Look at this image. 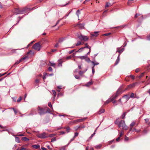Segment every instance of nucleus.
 I'll use <instances>...</instances> for the list:
<instances>
[{"label": "nucleus", "instance_id": "obj_49", "mask_svg": "<svg viewBox=\"0 0 150 150\" xmlns=\"http://www.w3.org/2000/svg\"><path fill=\"white\" fill-rule=\"evenodd\" d=\"M123 133L124 132L123 131H121L120 134V137H121L122 136V135L123 134Z\"/></svg>", "mask_w": 150, "mask_h": 150}, {"label": "nucleus", "instance_id": "obj_42", "mask_svg": "<svg viewBox=\"0 0 150 150\" xmlns=\"http://www.w3.org/2000/svg\"><path fill=\"white\" fill-rule=\"evenodd\" d=\"M71 56H69L68 57H67L66 58V59L67 60H68V59H71Z\"/></svg>", "mask_w": 150, "mask_h": 150}, {"label": "nucleus", "instance_id": "obj_30", "mask_svg": "<svg viewBox=\"0 0 150 150\" xmlns=\"http://www.w3.org/2000/svg\"><path fill=\"white\" fill-rule=\"evenodd\" d=\"M111 99H108V100H107L106 102L105 103H104V105H106L107 104H108V103H109V102H111Z\"/></svg>", "mask_w": 150, "mask_h": 150}, {"label": "nucleus", "instance_id": "obj_29", "mask_svg": "<svg viewBox=\"0 0 150 150\" xmlns=\"http://www.w3.org/2000/svg\"><path fill=\"white\" fill-rule=\"evenodd\" d=\"M135 122H132L131 124L130 125V127H132L134 126V125H135Z\"/></svg>", "mask_w": 150, "mask_h": 150}, {"label": "nucleus", "instance_id": "obj_61", "mask_svg": "<svg viewBox=\"0 0 150 150\" xmlns=\"http://www.w3.org/2000/svg\"><path fill=\"white\" fill-rule=\"evenodd\" d=\"M74 51H75L74 50L71 51L69 52V54H71Z\"/></svg>", "mask_w": 150, "mask_h": 150}, {"label": "nucleus", "instance_id": "obj_62", "mask_svg": "<svg viewBox=\"0 0 150 150\" xmlns=\"http://www.w3.org/2000/svg\"><path fill=\"white\" fill-rule=\"evenodd\" d=\"M54 135V134H50L49 136H48L49 137H52Z\"/></svg>", "mask_w": 150, "mask_h": 150}, {"label": "nucleus", "instance_id": "obj_24", "mask_svg": "<svg viewBox=\"0 0 150 150\" xmlns=\"http://www.w3.org/2000/svg\"><path fill=\"white\" fill-rule=\"evenodd\" d=\"M112 5L110 3H109V2L107 3L106 4L105 6V7H108L111 6Z\"/></svg>", "mask_w": 150, "mask_h": 150}, {"label": "nucleus", "instance_id": "obj_37", "mask_svg": "<svg viewBox=\"0 0 150 150\" xmlns=\"http://www.w3.org/2000/svg\"><path fill=\"white\" fill-rule=\"evenodd\" d=\"M70 130V128L69 127H67L66 128V130L67 132H69V130Z\"/></svg>", "mask_w": 150, "mask_h": 150}, {"label": "nucleus", "instance_id": "obj_57", "mask_svg": "<svg viewBox=\"0 0 150 150\" xmlns=\"http://www.w3.org/2000/svg\"><path fill=\"white\" fill-rule=\"evenodd\" d=\"M75 77L76 79H79L80 78L79 76L76 75L75 76Z\"/></svg>", "mask_w": 150, "mask_h": 150}, {"label": "nucleus", "instance_id": "obj_52", "mask_svg": "<svg viewBox=\"0 0 150 150\" xmlns=\"http://www.w3.org/2000/svg\"><path fill=\"white\" fill-rule=\"evenodd\" d=\"M110 34V33H106V34H104L103 35H104V36H108Z\"/></svg>", "mask_w": 150, "mask_h": 150}, {"label": "nucleus", "instance_id": "obj_8", "mask_svg": "<svg viewBox=\"0 0 150 150\" xmlns=\"http://www.w3.org/2000/svg\"><path fill=\"white\" fill-rule=\"evenodd\" d=\"M28 58V56H25L24 57H23L21 58L19 61L16 62L15 64V65H17L20 62L22 61L23 60L26 59Z\"/></svg>", "mask_w": 150, "mask_h": 150}, {"label": "nucleus", "instance_id": "obj_14", "mask_svg": "<svg viewBox=\"0 0 150 150\" xmlns=\"http://www.w3.org/2000/svg\"><path fill=\"white\" fill-rule=\"evenodd\" d=\"M105 112V110L103 109H100L99 110L98 112V114L100 115L101 113H104Z\"/></svg>", "mask_w": 150, "mask_h": 150}, {"label": "nucleus", "instance_id": "obj_63", "mask_svg": "<svg viewBox=\"0 0 150 150\" xmlns=\"http://www.w3.org/2000/svg\"><path fill=\"white\" fill-rule=\"evenodd\" d=\"M39 82V80L38 79H37L35 80V82L36 83H38Z\"/></svg>", "mask_w": 150, "mask_h": 150}, {"label": "nucleus", "instance_id": "obj_32", "mask_svg": "<svg viewBox=\"0 0 150 150\" xmlns=\"http://www.w3.org/2000/svg\"><path fill=\"white\" fill-rule=\"evenodd\" d=\"M85 59L86 61L87 62H92L90 60V59L86 57V59Z\"/></svg>", "mask_w": 150, "mask_h": 150}, {"label": "nucleus", "instance_id": "obj_26", "mask_svg": "<svg viewBox=\"0 0 150 150\" xmlns=\"http://www.w3.org/2000/svg\"><path fill=\"white\" fill-rule=\"evenodd\" d=\"M84 48H85V46L84 47H81V48H80L78 51H76V52H81L82 51V49H83Z\"/></svg>", "mask_w": 150, "mask_h": 150}, {"label": "nucleus", "instance_id": "obj_64", "mask_svg": "<svg viewBox=\"0 0 150 150\" xmlns=\"http://www.w3.org/2000/svg\"><path fill=\"white\" fill-rule=\"evenodd\" d=\"M147 39L150 40V35L147 36Z\"/></svg>", "mask_w": 150, "mask_h": 150}, {"label": "nucleus", "instance_id": "obj_53", "mask_svg": "<svg viewBox=\"0 0 150 150\" xmlns=\"http://www.w3.org/2000/svg\"><path fill=\"white\" fill-rule=\"evenodd\" d=\"M144 73H143L141 74L139 76V77L141 78L144 76Z\"/></svg>", "mask_w": 150, "mask_h": 150}, {"label": "nucleus", "instance_id": "obj_60", "mask_svg": "<svg viewBox=\"0 0 150 150\" xmlns=\"http://www.w3.org/2000/svg\"><path fill=\"white\" fill-rule=\"evenodd\" d=\"M21 150H27L25 148L21 147Z\"/></svg>", "mask_w": 150, "mask_h": 150}, {"label": "nucleus", "instance_id": "obj_16", "mask_svg": "<svg viewBox=\"0 0 150 150\" xmlns=\"http://www.w3.org/2000/svg\"><path fill=\"white\" fill-rule=\"evenodd\" d=\"M87 70V69H86L84 71H79V73L80 75H82L83 74L85 73Z\"/></svg>", "mask_w": 150, "mask_h": 150}, {"label": "nucleus", "instance_id": "obj_9", "mask_svg": "<svg viewBox=\"0 0 150 150\" xmlns=\"http://www.w3.org/2000/svg\"><path fill=\"white\" fill-rule=\"evenodd\" d=\"M99 32H94L93 33H91V37H96L99 35L98 33Z\"/></svg>", "mask_w": 150, "mask_h": 150}, {"label": "nucleus", "instance_id": "obj_7", "mask_svg": "<svg viewBox=\"0 0 150 150\" xmlns=\"http://www.w3.org/2000/svg\"><path fill=\"white\" fill-rule=\"evenodd\" d=\"M38 110L39 111L38 113L40 115H42L45 113L44 110L40 106L38 107Z\"/></svg>", "mask_w": 150, "mask_h": 150}, {"label": "nucleus", "instance_id": "obj_13", "mask_svg": "<svg viewBox=\"0 0 150 150\" xmlns=\"http://www.w3.org/2000/svg\"><path fill=\"white\" fill-rule=\"evenodd\" d=\"M78 57L79 58H80L82 59H86V57H87V55L83 56H79Z\"/></svg>", "mask_w": 150, "mask_h": 150}, {"label": "nucleus", "instance_id": "obj_38", "mask_svg": "<svg viewBox=\"0 0 150 150\" xmlns=\"http://www.w3.org/2000/svg\"><path fill=\"white\" fill-rule=\"evenodd\" d=\"M56 138L55 137H54L53 138H52L51 140V142H53L54 141H56Z\"/></svg>", "mask_w": 150, "mask_h": 150}, {"label": "nucleus", "instance_id": "obj_35", "mask_svg": "<svg viewBox=\"0 0 150 150\" xmlns=\"http://www.w3.org/2000/svg\"><path fill=\"white\" fill-rule=\"evenodd\" d=\"M81 44H82V43L81 42L79 41H78L77 42V43L76 44V46H78L79 45H80Z\"/></svg>", "mask_w": 150, "mask_h": 150}, {"label": "nucleus", "instance_id": "obj_18", "mask_svg": "<svg viewBox=\"0 0 150 150\" xmlns=\"http://www.w3.org/2000/svg\"><path fill=\"white\" fill-rule=\"evenodd\" d=\"M32 147L34 148L38 149L40 148V146L39 145H33L32 146Z\"/></svg>", "mask_w": 150, "mask_h": 150}, {"label": "nucleus", "instance_id": "obj_54", "mask_svg": "<svg viewBox=\"0 0 150 150\" xmlns=\"http://www.w3.org/2000/svg\"><path fill=\"white\" fill-rule=\"evenodd\" d=\"M65 150V146H64L62 147L60 150Z\"/></svg>", "mask_w": 150, "mask_h": 150}, {"label": "nucleus", "instance_id": "obj_34", "mask_svg": "<svg viewBox=\"0 0 150 150\" xmlns=\"http://www.w3.org/2000/svg\"><path fill=\"white\" fill-rule=\"evenodd\" d=\"M91 62L93 63V65H94V66H95L96 65H98L99 64V63L98 62H96V63H95L94 62L92 61Z\"/></svg>", "mask_w": 150, "mask_h": 150}, {"label": "nucleus", "instance_id": "obj_4", "mask_svg": "<svg viewBox=\"0 0 150 150\" xmlns=\"http://www.w3.org/2000/svg\"><path fill=\"white\" fill-rule=\"evenodd\" d=\"M33 47L35 50L38 51H39L40 49V43L38 42L35 44L33 45Z\"/></svg>", "mask_w": 150, "mask_h": 150}, {"label": "nucleus", "instance_id": "obj_41", "mask_svg": "<svg viewBox=\"0 0 150 150\" xmlns=\"http://www.w3.org/2000/svg\"><path fill=\"white\" fill-rule=\"evenodd\" d=\"M22 99V98L21 96H20L18 98V99L17 100V101L18 102H19L21 101V100Z\"/></svg>", "mask_w": 150, "mask_h": 150}, {"label": "nucleus", "instance_id": "obj_31", "mask_svg": "<svg viewBox=\"0 0 150 150\" xmlns=\"http://www.w3.org/2000/svg\"><path fill=\"white\" fill-rule=\"evenodd\" d=\"M101 146V144H99L97 145H96L95 146V148L96 149H99L100 148Z\"/></svg>", "mask_w": 150, "mask_h": 150}, {"label": "nucleus", "instance_id": "obj_11", "mask_svg": "<svg viewBox=\"0 0 150 150\" xmlns=\"http://www.w3.org/2000/svg\"><path fill=\"white\" fill-rule=\"evenodd\" d=\"M85 48H88L89 49V51L87 54V55L88 54L91 52V47L89 46L87 43H86L85 45Z\"/></svg>", "mask_w": 150, "mask_h": 150}, {"label": "nucleus", "instance_id": "obj_23", "mask_svg": "<svg viewBox=\"0 0 150 150\" xmlns=\"http://www.w3.org/2000/svg\"><path fill=\"white\" fill-rule=\"evenodd\" d=\"M78 27L80 28H82L84 27V25L83 24H80L78 25Z\"/></svg>", "mask_w": 150, "mask_h": 150}, {"label": "nucleus", "instance_id": "obj_36", "mask_svg": "<svg viewBox=\"0 0 150 150\" xmlns=\"http://www.w3.org/2000/svg\"><path fill=\"white\" fill-rule=\"evenodd\" d=\"M80 128V126H77L75 127L74 129H75L76 131H77L78 129Z\"/></svg>", "mask_w": 150, "mask_h": 150}, {"label": "nucleus", "instance_id": "obj_33", "mask_svg": "<svg viewBox=\"0 0 150 150\" xmlns=\"http://www.w3.org/2000/svg\"><path fill=\"white\" fill-rule=\"evenodd\" d=\"M126 114V112H125L122 115V119H124V118H125V116Z\"/></svg>", "mask_w": 150, "mask_h": 150}, {"label": "nucleus", "instance_id": "obj_22", "mask_svg": "<svg viewBox=\"0 0 150 150\" xmlns=\"http://www.w3.org/2000/svg\"><path fill=\"white\" fill-rule=\"evenodd\" d=\"M92 84V81L89 82H88L86 84L85 86H86L88 87L90 85H91Z\"/></svg>", "mask_w": 150, "mask_h": 150}, {"label": "nucleus", "instance_id": "obj_3", "mask_svg": "<svg viewBox=\"0 0 150 150\" xmlns=\"http://www.w3.org/2000/svg\"><path fill=\"white\" fill-rule=\"evenodd\" d=\"M129 98L127 95H125L122 97V98L119 100V101L122 103H124L126 102L129 99Z\"/></svg>", "mask_w": 150, "mask_h": 150}, {"label": "nucleus", "instance_id": "obj_45", "mask_svg": "<svg viewBox=\"0 0 150 150\" xmlns=\"http://www.w3.org/2000/svg\"><path fill=\"white\" fill-rule=\"evenodd\" d=\"M85 119H86V118H84L83 119L78 120V121L79 122H82V121H83Z\"/></svg>", "mask_w": 150, "mask_h": 150}, {"label": "nucleus", "instance_id": "obj_44", "mask_svg": "<svg viewBox=\"0 0 150 150\" xmlns=\"http://www.w3.org/2000/svg\"><path fill=\"white\" fill-rule=\"evenodd\" d=\"M48 106L49 107H50V108H51L52 109H53V108H52V105L51 104V103H48Z\"/></svg>", "mask_w": 150, "mask_h": 150}, {"label": "nucleus", "instance_id": "obj_15", "mask_svg": "<svg viewBox=\"0 0 150 150\" xmlns=\"http://www.w3.org/2000/svg\"><path fill=\"white\" fill-rule=\"evenodd\" d=\"M119 61H120V55H119L118 56V57L117 58V59L115 62V64L116 65L117 64H118Z\"/></svg>", "mask_w": 150, "mask_h": 150}, {"label": "nucleus", "instance_id": "obj_39", "mask_svg": "<svg viewBox=\"0 0 150 150\" xmlns=\"http://www.w3.org/2000/svg\"><path fill=\"white\" fill-rule=\"evenodd\" d=\"M12 109L13 110V111L15 113V114L16 115L17 114V110L13 108H12Z\"/></svg>", "mask_w": 150, "mask_h": 150}, {"label": "nucleus", "instance_id": "obj_19", "mask_svg": "<svg viewBox=\"0 0 150 150\" xmlns=\"http://www.w3.org/2000/svg\"><path fill=\"white\" fill-rule=\"evenodd\" d=\"M118 96V95L116 94L111 99V101H112L113 100L115 99Z\"/></svg>", "mask_w": 150, "mask_h": 150}, {"label": "nucleus", "instance_id": "obj_2", "mask_svg": "<svg viewBox=\"0 0 150 150\" xmlns=\"http://www.w3.org/2000/svg\"><path fill=\"white\" fill-rule=\"evenodd\" d=\"M119 128H122L124 130H127L128 127L126 126L125 122L124 120H121L118 124Z\"/></svg>", "mask_w": 150, "mask_h": 150}, {"label": "nucleus", "instance_id": "obj_56", "mask_svg": "<svg viewBox=\"0 0 150 150\" xmlns=\"http://www.w3.org/2000/svg\"><path fill=\"white\" fill-rule=\"evenodd\" d=\"M50 65L54 67L55 64L54 63H50Z\"/></svg>", "mask_w": 150, "mask_h": 150}, {"label": "nucleus", "instance_id": "obj_10", "mask_svg": "<svg viewBox=\"0 0 150 150\" xmlns=\"http://www.w3.org/2000/svg\"><path fill=\"white\" fill-rule=\"evenodd\" d=\"M64 60L63 59H59L58 61V66H62V63L64 62Z\"/></svg>", "mask_w": 150, "mask_h": 150}, {"label": "nucleus", "instance_id": "obj_28", "mask_svg": "<svg viewBox=\"0 0 150 150\" xmlns=\"http://www.w3.org/2000/svg\"><path fill=\"white\" fill-rule=\"evenodd\" d=\"M52 92L54 94V99H55V97L56 96V93L55 92V91L54 90H52Z\"/></svg>", "mask_w": 150, "mask_h": 150}, {"label": "nucleus", "instance_id": "obj_6", "mask_svg": "<svg viewBox=\"0 0 150 150\" xmlns=\"http://www.w3.org/2000/svg\"><path fill=\"white\" fill-rule=\"evenodd\" d=\"M37 136L39 138L41 139H44L48 137L47 136L45 132L40 134H37Z\"/></svg>", "mask_w": 150, "mask_h": 150}, {"label": "nucleus", "instance_id": "obj_43", "mask_svg": "<svg viewBox=\"0 0 150 150\" xmlns=\"http://www.w3.org/2000/svg\"><path fill=\"white\" fill-rule=\"evenodd\" d=\"M133 1V0H129L128 2L127 3L128 5H129L131 3L130 2V1Z\"/></svg>", "mask_w": 150, "mask_h": 150}, {"label": "nucleus", "instance_id": "obj_58", "mask_svg": "<svg viewBox=\"0 0 150 150\" xmlns=\"http://www.w3.org/2000/svg\"><path fill=\"white\" fill-rule=\"evenodd\" d=\"M62 19H60L59 20H58L57 23H56V25L54 26H56L58 24V23H59L60 21Z\"/></svg>", "mask_w": 150, "mask_h": 150}, {"label": "nucleus", "instance_id": "obj_55", "mask_svg": "<svg viewBox=\"0 0 150 150\" xmlns=\"http://www.w3.org/2000/svg\"><path fill=\"white\" fill-rule=\"evenodd\" d=\"M62 86H57V88L59 89H61L62 88Z\"/></svg>", "mask_w": 150, "mask_h": 150}, {"label": "nucleus", "instance_id": "obj_46", "mask_svg": "<svg viewBox=\"0 0 150 150\" xmlns=\"http://www.w3.org/2000/svg\"><path fill=\"white\" fill-rule=\"evenodd\" d=\"M71 11L69 13H68V14H67L65 15V16L63 17L62 19H63L64 18H66L69 15V13L71 12Z\"/></svg>", "mask_w": 150, "mask_h": 150}, {"label": "nucleus", "instance_id": "obj_47", "mask_svg": "<svg viewBox=\"0 0 150 150\" xmlns=\"http://www.w3.org/2000/svg\"><path fill=\"white\" fill-rule=\"evenodd\" d=\"M47 74V73L45 72L44 73V76L43 77V79L44 80L45 79V75Z\"/></svg>", "mask_w": 150, "mask_h": 150}, {"label": "nucleus", "instance_id": "obj_48", "mask_svg": "<svg viewBox=\"0 0 150 150\" xmlns=\"http://www.w3.org/2000/svg\"><path fill=\"white\" fill-rule=\"evenodd\" d=\"M78 134H79V133L78 132L75 133L74 138H75V137L77 136L78 135Z\"/></svg>", "mask_w": 150, "mask_h": 150}, {"label": "nucleus", "instance_id": "obj_5", "mask_svg": "<svg viewBox=\"0 0 150 150\" xmlns=\"http://www.w3.org/2000/svg\"><path fill=\"white\" fill-rule=\"evenodd\" d=\"M79 39L81 41H86L88 40L89 38L87 36H83L81 35L78 37Z\"/></svg>", "mask_w": 150, "mask_h": 150}, {"label": "nucleus", "instance_id": "obj_1", "mask_svg": "<svg viewBox=\"0 0 150 150\" xmlns=\"http://www.w3.org/2000/svg\"><path fill=\"white\" fill-rule=\"evenodd\" d=\"M29 9L26 8H24L21 9L16 8L15 10L14 13L16 14L25 13L28 11Z\"/></svg>", "mask_w": 150, "mask_h": 150}, {"label": "nucleus", "instance_id": "obj_27", "mask_svg": "<svg viewBox=\"0 0 150 150\" xmlns=\"http://www.w3.org/2000/svg\"><path fill=\"white\" fill-rule=\"evenodd\" d=\"M15 141L16 142H18V143H19L20 142L19 139V138H18V137H15Z\"/></svg>", "mask_w": 150, "mask_h": 150}, {"label": "nucleus", "instance_id": "obj_17", "mask_svg": "<svg viewBox=\"0 0 150 150\" xmlns=\"http://www.w3.org/2000/svg\"><path fill=\"white\" fill-rule=\"evenodd\" d=\"M134 86H135V84L134 83L131 84L129 85V86H128L127 87V88H132V87H134Z\"/></svg>", "mask_w": 150, "mask_h": 150}, {"label": "nucleus", "instance_id": "obj_40", "mask_svg": "<svg viewBox=\"0 0 150 150\" xmlns=\"http://www.w3.org/2000/svg\"><path fill=\"white\" fill-rule=\"evenodd\" d=\"M80 14V12L79 10L77 11L76 12V14L78 16V17H79V15Z\"/></svg>", "mask_w": 150, "mask_h": 150}, {"label": "nucleus", "instance_id": "obj_59", "mask_svg": "<svg viewBox=\"0 0 150 150\" xmlns=\"http://www.w3.org/2000/svg\"><path fill=\"white\" fill-rule=\"evenodd\" d=\"M48 70L50 71H52V67H50L48 68Z\"/></svg>", "mask_w": 150, "mask_h": 150}, {"label": "nucleus", "instance_id": "obj_20", "mask_svg": "<svg viewBox=\"0 0 150 150\" xmlns=\"http://www.w3.org/2000/svg\"><path fill=\"white\" fill-rule=\"evenodd\" d=\"M121 90L120 89H119L116 92V94L118 95L120 94L121 93Z\"/></svg>", "mask_w": 150, "mask_h": 150}, {"label": "nucleus", "instance_id": "obj_50", "mask_svg": "<svg viewBox=\"0 0 150 150\" xmlns=\"http://www.w3.org/2000/svg\"><path fill=\"white\" fill-rule=\"evenodd\" d=\"M129 140V138L127 137H125V138L124 139V140L125 141H127Z\"/></svg>", "mask_w": 150, "mask_h": 150}, {"label": "nucleus", "instance_id": "obj_12", "mask_svg": "<svg viewBox=\"0 0 150 150\" xmlns=\"http://www.w3.org/2000/svg\"><path fill=\"white\" fill-rule=\"evenodd\" d=\"M120 48H117V52H118L119 53V55H120V54L124 51V48H122L120 50H119Z\"/></svg>", "mask_w": 150, "mask_h": 150}, {"label": "nucleus", "instance_id": "obj_51", "mask_svg": "<svg viewBox=\"0 0 150 150\" xmlns=\"http://www.w3.org/2000/svg\"><path fill=\"white\" fill-rule=\"evenodd\" d=\"M95 134V132L93 134H92L91 135V136L90 137V139H91Z\"/></svg>", "mask_w": 150, "mask_h": 150}, {"label": "nucleus", "instance_id": "obj_25", "mask_svg": "<svg viewBox=\"0 0 150 150\" xmlns=\"http://www.w3.org/2000/svg\"><path fill=\"white\" fill-rule=\"evenodd\" d=\"M141 16V17H142V16L140 14L137 13L134 16V18H137L138 16Z\"/></svg>", "mask_w": 150, "mask_h": 150}, {"label": "nucleus", "instance_id": "obj_21", "mask_svg": "<svg viewBox=\"0 0 150 150\" xmlns=\"http://www.w3.org/2000/svg\"><path fill=\"white\" fill-rule=\"evenodd\" d=\"M22 139L26 141H27L29 140V139H28L25 137H24L22 138Z\"/></svg>", "mask_w": 150, "mask_h": 150}]
</instances>
